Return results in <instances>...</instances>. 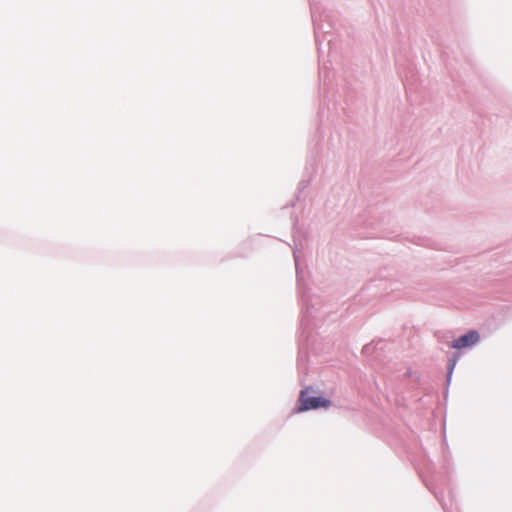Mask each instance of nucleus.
Wrapping results in <instances>:
<instances>
[{"label":"nucleus","instance_id":"f257e3e1","mask_svg":"<svg viewBox=\"0 0 512 512\" xmlns=\"http://www.w3.org/2000/svg\"><path fill=\"white\" fill-rule=\"evenodd\" d=\"M292 250L296 267L297 290L302 304V317L300 321L301 332L299 336L300 343L302 344L304 341L308 342L310 331L313 326H316V321L324 318L326 314L330 313V310L322 311V309L327 308L328 305L323 302L319 295L310 293L307 288L303 271L299 266V257L297 254V243L295 238ZM307 361V352H304L303 347L301 346L297 357V370L299 381L302 386H304L305 376L308 373Z\"/></svg>","mask_w":512,"mask_h":512},{"label":"nucleus","instance_id":"f03ea898","mask_svg":"<svg viewBox=\"0 0 512 512\" xmlns=\"http://www.w3.org/2000/svg\"><path fill=\"white\" fill-rule=\"evenodd\" d=\"M311 17L314 25L315 42L319 58L322 54L321 45L324 41L329 46V52L332 50L333 38L331 29L334 27V22L330 12L325 10L318 2L311 1Z\"/></svg>","mask_w":512,"mask_h":512},{"label":"nucleus","instance_id":"7ed1b4c3","mask_svg":"<svg viewBox=\"0 0 512 512\" xmlns=\"http://www.w3.org/2000/svg\"><path fill=\"white\" fill-rule=\"evenodd\" d=\"M310 390H313L312 386H304L300 391L297 407L295 408L297 412L328 408L331 405V401L323 396H310Z\"/></svg>","mask_w":512,"mask_h":512},{"label":"nucleus","instance_id":"20e7f679","mask_svg":"<svg viewBox=\"0 0 512 512\" xmlns=\"http://www.w3.org/2000/svg\"><path fill=\"white\" fill-rule=\"evenodd\" d=\"M480 339V334L477 330H469L457 339L453 340L450 344L451 348L464 349L474 346Z\"/></svg>","mask_w":512,"mask_h":512},{"label":"nucleus","instance_id":"39448f33","mask_svg":"<svg viewBox=\"0 0 512 512\" xmlns=\"http://www.w3.org/2000/svg\"><path fill=\"white\" fill-rule=\"evenodd\" d=\"M460 359L459 352H453L447 361V372H446V390L445 394H448V387L452 380V375L454 373L455 367Z\"/></svg>","mask_w":512,"mask_h":512},{"label":"nucleus","instance_id":"423d86ee","mask_svg":"<svg viewBox=\"0 0 512 512\" xmlns=\"http://www.w3.org/2000/svg\"><path fill=\"white\" fill-rule=\"evenodd\" d=\"M435 337L438 339L439 342L441 343H446V344H451L450 342V334L448 332H442V331H436L435 332Z\"/></svg>","mask_w":512,"mask_h":512},{"label":"nucleus","instance_id":"0eeeda50","mask_svg":"<svg viewBox=\"0 0 512 512\" xmlns=\"http://www.w3.org/2000/svg\"><path fill=\"white\" fill-rule=\"evenodd\" d=\"M310 182H311V177H310V178H308V179H303V180H301V181L299 182L298 187H297V191H298V194H297V196H296V199H297V200H299V197H300V196H299V194H300L302 191H304V190L309 186Z\"/></svg>","mask_w":512,"mask_h":512},{"label":"nucleus","instance_id":"6e6552de","mask_svg":"<svg viewBox=\"0 0 512 512\" xmlns=\"http://www.w3.org/2000/svg\"><path fill=\"white\" fill-rule=\"evenodd\" d=\"M430 490L432 491V493L434 494V496L438 500V502L441 504L442 508L445 510L446 504L443 501V493L436 491V490H432L431 488H430Z\"/></svg>","mask_w":512,"mask_h":512},{"label":"nucleus","instance_id":"1a4fd4ad","mask_svg":"<svg viewBox=\"0 0 512 512\" xmlns=\"http://www.w3.org/2000/svg\"><path fill=\"white\" fill-rule=\"evenodd\" d=\"M323 73H324V69L323 68H319V78H320V80L323 79Z\"/></svg>","mask_w":512,"mask_h":512},{"label":"nucleus","instance_id":"9d476101","mask_svg":"<svg viewBox=\"0 0 512 512\" xmlns=\"http://www.w3.org/2000/svg\"><path fill=\"white\" fill-rule=\"evenodd\" d=\"M411 375H412V371H411V369H408V370L404 373V376H405V377H411Z\"/></svg>","mask_w":512,"mask_h":512}]
</instances>
